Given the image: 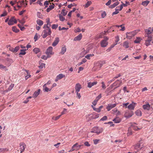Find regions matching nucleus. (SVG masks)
<instances>
[{
	"label": "nucleus",
	"mask_w": 153,
	"mask_h": 153,
	"mask_svg": "<svg viewBox=\"0 0 153 153\" xmlns=\"http://www.w3.org/2000/svg\"><path fill=\"white\" fill-rule=\"evenodd\" d=\"M42 34V36L43 38H46L48 36L51 35V29H44Z\"/></svg>",
	"instance_id": "f257e3e1"
},
{
	"label": "nucleus",
	"mask_w": 153,
	"mask_h": 153,
	"mask_svg": "<svg viewBox=\"0 0 153 153\" xmlns=\"http://www.w3.org/2000/svg\"><path fill=\"white\" fill-rule=\"evenodd\" d=\"M103 131L102 128H99L98 127H95L92 129L91 132L96 133L97 134L101 133Z\"/></svg>",
	"instance_id": "f03ea898"
},
{
	"label": "nucleus",
	"mask_w": 153,
	"mask_h": 153,
	"mask_svg": "<svg viewBox=\"0 0 153 153\" xmlns=\"http://www.w3.org/2000/svg\"><path fill=\"white\" fill-rule=\"evenodd\" d=\"M137 32L136 30H134L131 32L127 33H126V37L129 39H131L136 34Z\"/></svg>",
	"instance_id": "7ed1b4c3"
},
{
	"label": "nucleus",
	"mask_w": 153,
	"mask_h": 153,
	"mask_svg": "<svg viewBox=\"0 0 153 153\" xmlns=\"http://www.w3.org/2000/svg\"><path fill=\"white\" fill-rule=\"evenodd\" d=\"M145 37H147V39L145 40V44L146 46H148L151 44L150 43L152 41V36H146V35H145Z\"/></svg>",
	"instance_id": "20e7f679"
},
{
	"label": "nucleus",
	"mask_w": 153,
	"mask_h": 153,
	"mask_svg": "<svg viewBox=\"0 0 153 153\" xmlns=\"http://www.w3.org/2000/svg\"><path fill=\"white\" fill-rule=\"evenodd\" d=\"M108 39V38L107 36H105L104 39L101 41L100 42V45L102 47H106L108 44L107 41Z\"/></svg>",
	"instance_id": "39448f33"
},
{
	"label": "nucleus",
	"mask_w": 153,
	"mask_h": 153,
	"mask_svg": "<svg viewBox=\"0 0 153 153\" xmlns=\"http://www.w3.org/2000/svg\"><path fill=\"white\" fill-rule=\"evenodd\" d=\"M45 53L48 56V57H51V55L54 54V53L53 52L52 47L51 46L49 47L47 49Z\"/></svg>",
	"instance_id": "423d86ee"
},
{
	"label": "nucleus",
	"mask_w": 153,
	"mask_h": 153,
	"mask_svg": "<svg viewBox=\"0 0 153 153\" xmlns=\"http://www.w3.org/2000/svg\"><path fill=\"white\" fill-rule=\"evenodd\" d=\"M81 146V145H78V144L76 143L72 146L71 149L69 151V152H71L74 150H78L80 148Z\"/></svg>",
	"instance_id": "0eeeda50"
},
{
	"label": "nucleus",
	"mask_w": 153,
	"mask_h": 153,
	"mask_svg": "<svg viewBox=\"0 0 153 153\" xmlns=\"http://www.w3.org/2000/svg\"><path fill=\"white\" fill-rule=\"evenodd\" d=\"M19 149L20 150V153H22L25 151L26 147V145L24 142H21L19 144Z\"/></svg>",
	"instance_id": "6e6552de"
},
{
	"label": "nucleus",
	"mask_w": 153,
	"mask_h": 153,
	"mask_svg": "<svg viewBox=\"0 0 153 153\" xmlns=\"http://www.w3.org/2000/svg\"><path fill=\"white\" fill-rule=\"evenodd\" d=\"M17 21L14 17H12L9 20L8 24L9 25H13L14 23H16Z\"/></svg>",
	"instance_id": "1a4fd4ad"
},
{
	"label": "nucleus",
	"mask_w": 153,
	"mask_h": 153,
	"mask_svg": "<svg viewBox=\"0 0 153 153\" xmlns=\"http://www.w3.org/2000/svg\"><path fill=\"white\" fill-rule=\"evenodd\" d=\"M102 97V94H100L98 96H97L94 100L92 102L93 105L95 106L97 104L98 101Z\"/></svg>",
	"instance_id": "9d476101"
},
{
	"label": "nucleus",
	"mask_w": 153,
	"mask_h": 153,
	"mask_svg": "<svg viewBox=\"0 0 153 153\" xmlns=\"http://www.w3.org/2000/svg\"><path fill=\"white\" fill-rule=\"evenodd\" d=\"M122 82L120 80H117L112 85L113 86H116L115 88L119 87L121 85Z\"/></svg>",
	"instance_id": "9b49d317"
},
{
	"label": "nucleus",
	"mask_w": 153,
	"mask_h": 153,
	"mask_svg": "<svg viewBox=\"0 0 153 153\" xmlns=\"http://www.w3.org/2000/svg\"><path fill=\"white\" fill-rule=\"evenodd\" d=\"M117 105V104L115 103L114 104H108L106 107V109L107 111H110L111 109L115 107Z\"/></svg>",
	"instance_id": "f8f14e48"
},
{
	"label": "nucleus",
	"mask_w": 153,
	"mask_h": 153,
	"mask_svg": "<svg viewBox=\"0 0 153 153\" xmlns=\"http://www.w3.org/2000/svg\"><path fill=\"white\" fill-rule=\"evenodd\" d=\"M133 114L132 111H128L125 112L124 116L126 117L129 118L131 117Z\"/></svg>",
	"instance_id": "ddd939ff"
},
{
	"label": "nucleus",
	"mask_w": 153,
	"mask_h": 153,
	"mask_svg": "<svg viewBox=\"0 0 153 153\" xmlns=\"http://www.w3.org/2000/svg\"><path fill=\"white\" fill-rule=\"evenodd\" d=\"M81 88V85L79 83L76 84L75 87V92H79Z\"/></svg>",
	"instance_id": "4468645a"
},
{
	"label": "nucleus",
	"mask_w": 153,
	"mask_h": 153,
	"mask_svg": "<svg viewBox=\"0 0 153 153\" xmlns=\"http://www.w3.org/2000/svg\"><path fill=\"white\" fill-rule=\"evenodd\" d=\"M65 77V75L62 74H60L56 76L55 81L56 82H57L59 80Z\"/></svg>",
	"instance_id": "2eb2a0df"
},
{
	"label": "nucleus",
	"mask_w": 153,
	"mask_h": 153,
	"mask_svg": "<svg viewBox=\"0 0 153 153\" xmlns=\"http://www.w3.org/2000/svg\"><path fill=\"white\" fill-rule=\"evenodd\" d=\"M43 91L45 92H48L51 91L52 89V88H48L46 86V84H44L43 86Z\"/></svg>",
	"instance_id": "dca6fc26"
},
{
	"label": "nucleus",
	"mask_w": 153,
	"mask_h": 153,
	"mask_svg": "<svg viewBox=\"0 0 153 153\" xmlns=\"http://www.w3.org/2000/svg\"><path fill=\"white\" fill-rule=\"evenodd\" d=\"M40 91V89H39L38 90L35 91L33 94V97L34 98H36L39 94Z\"/></svg>",
	"instance_id": "f3484780"
},
{
	"label": "nucleus",
	"mask_w": 153,
	"mask_h": 153,
	"mask_svg": "<svg viewBox=\"0 0 153 153\" xmlns=\"http://www.w3.org/2000/svg\"><path fill=\"white\" fill-rule=\"evenodd\" d=\"M136 104V103L133 102L128 106V108L130 110H134Z\"/></svg>",
	"instance_id": "a211bd4d"
},
{
	"label": "nucleus",
	"mask_w": 153,
	"mask_h": 153,
	"mask_svg": "<svg viewBox=\"0 0 153 153\" xmlns=\"http://www.w3.org/2000/svg\"><path fill=\"white\" fill-rule=\"evenodd\" d=\"M143 108L145 110H149L150 108V105L148 103L143 105Z\"/></svg>",
	"instance_id": "6ab92c4d"
},
{
	"label": "nucleus",
	"mask_w": 153,
	"mask_h": 153,
	"mask_svg": "<svg viewBox=\"0 0 153 153\" xmlns=\"http://www.w3.org/2000/svg\"><path fill=\"white\" fill-rule=\"evenodd\" d=\"M82 37V34L80 33L76 37H75L74 39V41H79L80 40Z\"/></svg>",
	"instance_id": "aec40b11"
},
{
	"label": "nucleus",
	"mask_w": 153,
	"mask_h": 153,
	"mask_svg": "<svg viewBox=\"0 0 153 153\" xmlns=\"http://www.w3.org/2000/svg\"><path fill=\"white\" fill-rule=\"evenodd\" d=\"M66 48L65 46L62 47L61 48V51L60 52V54L63 55L66 52Z\"/></svg>",
	"instance_id": "412c9836"
},
{
	"label": "nucleus",
	"mask_w": 153,
	"mask_h": 153,
	"mask_svg": "<svg viewBox=\"0 0 153 153\" xmlns=\"http://www.w3.org/2000/svg\"><path fill=\"white\" fill-rule=\"evenodd\" d=\"M97 83V82H89L88 83L87 86L89 88H91L92 86L96 85Z\"/></svg>",
	"instance_id": "4be33fe9"
},
{
	"label": "nucleus",
	"mask_w": 153,
	"mask_h": 153,
	"mask_svg": "<svg viewBox=\"0 0 153 153\" xmlns=\"http://www.w3.org/2000/svg\"><path fill=\"white\" fill-rule=\"evenodd\" d=\"M151 27H149L148 29L145 30V35H146V36L151 35L150 34L152 33L151 30Z\"/></svg>",
	"instance_id": "5701e85b"
},
{
	"label": "nucleus",
	"mask_w": 153,
	"mask_h": 153,
	"mask_svg": "<svg viewBox=\"0 0 153 153\" xmlns=\"http://www.w3.org/2000/svg\"><path fill=\"white\" fill-rule=\"evenodd\" d=\"M59 41V39L58 38H55L53 42V43L52 45L53 46H55L58 43Z\"/></svg>",
	"instance_id": "b1692460"
},
{
	"label": "nucleus",
	"mask_w": 153,
	"mask_h": 153,
	"mask_svg": "<svg viewBox=\"0 0 153 153\" xmlns=\"http://www.w3.org/2000/svg\"><path fill=\"white\" fill-rule=\"evenodd\" d=\"M103 64L102 62L101 61H99L97 62L96 64V65L97 66V69H99L102 66Z\"/></svg>",
	"instance_id": "393cba45"
},
{
	"label": "nucleus",
	"mask_w": 153,
	"mask_h": 153,
	"mask_svg": "<svg viewBox=\"0 0 153 153\" xmlns=\"http://www.w3.org/2000/svg\"><path fill=\"white\" fill-rule=\"evenodd\" d=\"M141 148V147H140V144H137L134 147V149L136 150V151H135V152H137L140 151Z\"/></svg>",
	"instance_id": "a878e982"
},
{
	"label": "nucleus",
	"mask_w": 153,
	"mask_h": 153,
	"mask_svg": "<svg viewBox=\"0 0 153 153\" xmlns=\"http://www.w3.org/2000/svg\"><path fill=\"white\" fill-rule=\"evenodd\" d=\"M55 5L53 4H52L49 6V7L47 8V11L48 12H50V10L53 9Z\"/></svg>",
	"instance_id": "bb28decb"
},
{
	"label": "nucleus",
	"mask_w": 153,
	"mask_h": 153,
	"mask_svg": "<svg viewBox=\"0 0 153 153\" xmlns=\"http://www.w3.org/2000/svg\"><path fill=\"white\" fill-rule=\"evenodd\" d=\"M119 4V2L118 1L114 3L113 4H111L109 7V8H113L115 7L116 6H117Z\"/></svg>",
	"instance_id": "cd10ccee"
},
{
	"label": "nucleus",
	"mask_w": 153,
	"mask_h": 153,
	"mask_svg": "<svg viewBox=\"0 0 153 153\" xmlns=\"http://www.w3.org/2000/svg\"><path fill=\"white\" fill-rule=\"evenodd\" d=\"M113 120L115 123H118L121 121V120L119 117H116Z\"/></svg>",
	"instance_id": "c85d7f7f"
},
{
	"label": "nucleus",
	"mask_w": 153,
	"mask_h": 153,
	"mask_svg": "<svg viewBox=\"0 0 153 153\" xmlns=\"http://www.w3.org/2000/svg\"><path fill=\"white\" fill-rule=\"evenodd\" d=\"M24 71L27 73V75L25 76V79L26 80H27L28 78L31 77V75L30 74L28 71L26 70H24Z\"/></svg>",
	"instance_id": "c756f323"
},
{
	"label": "nucleus",
	"mask_w": 153,
	"mask_h": 153,
	"mask_svg": "<svg viewBox=\"0 0 153 153\" xmlns=\"http://www.w3.org/2000/svg\"><path fill=\"white\" fill-rule=\"evenodd\" d=\"M121 76V74H117V75L115 76L112 79V80H111L110 81H109V82H112L114 81L115 79H116L118 78L119 77Z\"/></svg>",
	"instance_id": "7c9ffc66"
},
{
	"label": "nucleus",
	"mask_w": 153,
	"mask_h": 153,
	"mask_svg": "<svg viewBox=\"0 0 153 153\" xmlns=\"http://www.w3.org/2000/svg\"><path fill=\"white\" fill-rule=\"evenodd\" d=\"M121 3H123L122 5H120V6L117 7V8H119V11H120L122 9L123 6L126 7L127 6V5L126 4L123 3L122 1L121 2Z\"/></svg>",
	"instance_id": "2f4dec72"
},
{
	"label": "nucleus",
	"mask_w": 153,
	"mask_h": 153,
	"mask_svg": "<svg viewBox=\"0 0 153 153\" xmlns=\"http://www.w3.org/2000/svg\"><path fill=\"white\" fill-rule=\"evenodd\" d=\"M135 114L138 116H140L142 115L141 111L140 110H138L135 112Z\"/></svg>",
	"instance_id": "473e14b6"
},
{
	"label": "nucleus",
	"mask_w": 153,
	"mask_h": 153,
	"mask_svg": "<svg viewBox=\"0 0 153 153\" xmlns=\"http://www.w3.org/2000/svg\"><path fill=\"white\" fill-rule=\"evenodd\" d=\"M26 51V49H23L20 50V52L19 53V55H24L26 53L25 52Z\"/></svg>",
	"instance_id": "72a5a7b5"
},
{
	"label": "nucleus",
	"mask_w": 153,
	"mask_h": 153,
	"mask_svg": "<svg viewBox=\"0 0 153 153\" xmlns=\"http://www.w3.org/2000/svg\"><path fill=\"white\" fill-rule=\"evenodd\" d=\"M0 69H3L5 71L8 70V69L6 66H4L2 64H0Z\"/></svg>",
	"instance_id": "f704fd0d"
},
{
	"label": "nucleus",
	"mask_w": 153,
	"mask_h": 153,
	"mask_svg": "<svg viewBox=\"0 0 153 153\" xmlns=\"http://www.w3.org/2000/svg\"><path fill=\"white\" fill-rule=\"evenodd\" d=\"M129 43L128 41H126L124 42L123 44V46L125 48H127L129 47Z\"/></svg>",
	"instance_id": "c9c22d12"
},
{
	"label": "nucleus",
	"mask_w": 153,
	"mask_h": 153,
	"mask_svg": "<svg viewBox=\"0 0 153 153\" xmlns=\"http://www.w3.org/2000/svg\"><path fill=\"white\" fill-rule=\"evenodd\" d=\"M149 1L148 0H146L143 1L142 4L144 6H146L149 4Z\"/></svg>",
	"instance_id": "e433bc0d"
},
{
	"label": "nucleus",
	"mask_w": 153,
	"mask_h": 153,
	"mask_svg": "<svg viewBox=\"0 0 153 153\" xmlns=\"http://www.w3.org/2000/svg\"><path fill=\"white\" fill-rule=\"evenodd\" d=\"M142 39L140 37H137L136 40L134 41V42L136 43H138L140 42L141 40Z\"/></svg>",
	"instance_id": "4c0bfd02"
},
{
	"label": "nucleus",
	"mask_w": 153,
	"mask_h": 153,
	"mask_svg": "<svg viewBox=\"0 0 153 153\" xmlns=\"http://www.w3.org/2000/svg\"><path fill=\"white\" fill-rule=\"evenodd\" d=\"M51 23H47L46 25H45L43 27V28L45 29L46 27L47 29H50V27L51 26Z\"/></svg>",
	"instance_id": "58836bf2"
},
{
	"label": "nucleus",
	"mask_w": 153,
	"mask_h": 153,
	"mask_svg": "<svg viewBox=\"0 0 153 153\" xmlns=\"http://www.w3.org/2000/svg\"><path fill=\"white\" fill-rule=\"evenodd\" d=\"M36 22L37 24L39 26H42L43 24V22L40 19L37 20Z\"/></svg>",
	"instance_id": "ea45409f"
},
{
	"label": "nucleus",
	"mask_w": 153,
	"mask_h": 153,
	"mask_svg": "<svg viewBox=\"0 0 153 153\" xmlns=\"http://www.w3.org/2000/svg\"><path fill=\"white\" fill-rule=\"evenodd\" d=\"M12 30L13 31L17 33L19 32V29H17L16 27L14 26L13 27H12Z\"/></svg>",
	"instance_id": "a19ab883"
},
{
	"label": "nucleus",
	"mask_w": 153,
	"mask_h": 153,
	"mask_svg": "<svg viewBox=\"0 0 153 153\" xmlns=\"http://www.w3.org/2000/svg\"><path fill=\"white\" fill-rule=\"evenodd\" d=\"M94 56V54H90L87 55L86 56H85V58L87 59H90V57H92Z\"/></svg>",
	"instance_id": "79ce46f5"
},
{
	"label": "nucleus",
	"mask_w": 153,
	"mask_h": 153,
	"mask_svg": "<svg viewBox=\"0 0 153 153\" xmlns=\"http://www.w3.org/2000/svg\"><path fill=\"white\" fill-rule=\"evenodd\" d=\"M87 61V60L85 58L82 59L81 61L80 62H79L78 64L79 65H80L82 64L85 62Z\"/></svg>",
	"instance_id": "37998d69"
},
{
	"label": "nucleus",
	"mask_w": 153,
	"mask_h": 153,
	"mask_svg": "<svg viewBox=\"0 0 153 153\" xmlns=\"http://www.w3.org/2000/svg\"><path fill=\"white\" fill-rule=\"evenodd\" d=\"M91 107L94 110L96 111L97 112H100L101 111L99 108H96L94 107V106L92 105H91Z\"/></svg>",
	"instance_id": "c03bdc74"
},
{
	"label": "nucleus",
	"mask_w": 153,
	"mask_h": 153,
	"mask_svg": "<svg viewBox=\"0 0 153 153\" xmlns=\"http://www.w3.org/2000/svg\"><path fill=\"white\" fill-rule=\"evenodd\" d=\"M127 135L128 136H130L132 134V133L131 129L130 128H128V132L127 133Z\"/></svg>",
	"instance_id": "a18cd8bd"
},
{
	"label": "nucleus",
	"mask_w": 153,
	"mask_h": 153,
	"mask_svg": "<svg viewBox=\"0 0 153 153\" xmlns=\"http://www.w3.org/2000/svg\"><path fill=\"white\" fill-rule=\"evenodd\" d=\"M82 51L81 54H82L83 56L89 52L88 50H85L84 48L82 50Z\"/></svg>",
	"instance_id": "49530a36"
},
{
	"label": "nucleus",
	"mask_w": 153,
	"mask_h": 153,
	"mask_svg": "<svg viewBox=\"0 0 153 153\" xmlns=\"http://www.w3.org/2000/svg\"><path fill=\"white\" fill-rule=\"evenodd\" d=\"M33 51L35 53L37 54L40 51V50L38 48H35L33 49Z\"/></svg>",
	"instance_id": "de8ad7c7"
},
{
	"label": "nucleus",
	"mask_w": 153,
	"mask_h": 153,
	"mask_svg": "<svg viewBox=\"0 0 153 153\" xmlns=\"http://www.w3.org/2000/svg\"><path fill=\"white\" fill-rule=\"evenodd\" d=\"M67 12L66 11L65 9H63L62 10L61 13L64 16H65L67 15Z\"/></svg>",
	"instance_id": "09e8293b"
},
{
	"label": "nucleus",
	"mask_w": 153,
	"mask_h": 153,
	"mask_svg": "<svg viewBox=\"0 0 153 153\" xmlns=\"http://www.w3.org/2000/svg\"><path fill=\"white\" fill-rule=\"evenodd\" d=\"M119 8H117L116 7L115 9L116 11L113 13L112 14V15H115L118 14L119 13V12L118 11L119 10Z\"/></svg>",
	"instance_id": "8fccbe9b"
},
{
	"label": "nucleus",
	"mask_w": 153,
	"mask_h": 153,
	"mask_svg": "<svg viewBox=\"0 0 153 153\" xmlns=\"http://www.w3.org/2000/svg\"><path fill=\"white\" fill-rule=\"evenodd\" d=\"M61 116V115H59L57 117H53L52 118V119L54 120H56L58 119H59Z\"/></svg>",
	"instance_id": "3c124183"
},
{
	"label": "nucleus",
	"mask_w": 153,
	"mask_h": 153,
	"mask_svg": "<svg viewBox=\"0 0 153 153\" xmlns=\"http://www.w3.org/2000/svg\"><path fill=\"white\" fill-rule=\"evenodd\" d=\"M59 19L60 21H63L65 20V18L61 15L60 14L59 15Z\"/></svg>",
	"instance_id": "603ef678"
},
{
	"label": "nucleus",
	"mask_w": 153,
	"mask_h": 153,
	"mask_svg": "<svg viewBox=\"0 0 153 153\" xmlns=\"http://www.w3.org/2000/svg\"><path fill=\"white\" fill-rule=\"evenodd\" d=\"M37 16L40 19H42V14L39 12H38L37 13Z\"/></svg>",
	"instance_id": "864d4df0"
},
{
	"label": "nucleus",
	"mask_w": 153,
	"mask_h": 153,
	"mask_svg": "<svg viewBox=\"0 0 153 153\" xmlns=\"http://www.w3.org/2000/svg\"><path fill=\"white\" fill-rule=\"evenodd\" d=\"M91 4V1H88L85 4V7H87L89 6Z\"/></svg>",
	"instance_id": "5fc2aeb1"
},
{
	"label": "nucleus",
	"mask_w": 153,
	"mask_h": 153,
	"mask_svg": "<svg viewBox=\"0 0 153 153\" xmlns=\"http://www.w3.org/2000/svg\"><path fill=\"white\" fill-rule=\"evenodd\" d=\"M115 42L116 43V44H115V45H116L117 44L118 42L119 41L120 39L119 38V37L118 36H116L115 37Z\"/></svg>",
	"instance_id": "6e6d98bb"
},
{
	"label": "nucleus",
	"mask_w": 153,
	"mask_h": 153,
	"mask_svg": "<svg viewBox=\"0 0 153 153\" xmlns=\"http://www.w3.org/2000/svg\"><path fill=\"white\" fill-rule=\"evenodd\" d=\"M93 141L94 144H97L99 143L100 140L99 139H95Z\"/></svg>",
	"instance_id": "4d7b16f0"
},
{
	"label": "nucleus",
	"mask_w": 153,
	"mask_h": 153,
	"mask_svg": "<svg viewBox=\"0 0 153 153\" xmlns=\"http://www.w3.org/2000/svg\"><path fill=\"white\" fill-rule=\"evenodd\" d=\"M45 63H41L39 66V67L40 69H42L44 67H45Z\"/></svg>",
	"instance_id": "13d9d810"
},
{
	"label": "nucleus",
	"mask_w": 153,
	"mask_h": 153,
	"mask_svg": "<svg viewBox=\"0 0 153 153\" xmlns=\"http://www.w3.org/2000/svg\"><path fill=\"white\" fill-rule=\"evenodd\" d=\"M8 149L6 148H0V152H5L7 151Z\"/></svg>",
	"instance_id": "bf43d9fd"
},
{
	"label": "nucleus",
	"mask_w": 153,
	"mask_h": 153,
	"mask_svg": "<svg viewBox=\"0 0 153 153\" xmlns=\"http://www.w3.org/2000/svg\"><path fill=\"white\" fill-rule=\"evenodd\" d=\"M58 25L57 24H53L52 26V29H56L58 27Z\"/></svg>",
	"instance_id": "052dcab7"
},
{
	"label": "nucleus",
	"mask_w": 153,
	"mask_h": 153,
	"mask_svg": "<svg viewBox=\"0 0 153 153\" xmlns=\"http://www.w3.org/2000/svg\"><path fill=\"white\" fill-rule=\"evenodd\" d=\"M19 46H16L14 48V50H13L14 52L15 53L19 49Z\"/></svg>",
	"instance_id": "680f3d73"
},
{
	"label": "nucleus",
	"mask_w": 153,
	"mask_h": 153,
	"mask_svg": "<svg viewBox=\"0 0 153 153\" xmlns=\"http://www.w3.org/2000/svg\"><path fill=\"white\" fill-rule=\"evenodd\" d=\"M50 57H48V56H46L45 55H43L41 57V58L44 60H46L48 58H50Z\"/></svg>",
	"instance_id": "e2e57ef3"
},
{
	"label": "nucleus",
	"mask_w": 153,
	"mask_h": 153,
	"mask_svg": "<svg viewBox=\"0 0 153 153\" xmlns=\"http://www.w3.org/2000/svg\"><path fill=\"white\" fill-rule=\"evenodd\" d=\"M106 15V14L105 12H103L101 14V16L102 18H104Z\"/></svg>",
	"instance_id": "0e129e2a"
},
{
	"label": "nucleus",
	"mask_w": 153,
	"mask_h": 153,
	"mask_svg": "<svg viewBox=\"0 0 153 153\" xmlns=\"http://www.w3.org/2000/svg\"><path fill=\"white\" fill-rule=\"evenodd\" d=\"M101 83L102 85V88L103 89H105L106 88V87L105 86V84H104V82H102Z\"/></svg>",
	"instance_id": "69168bd1"
},
{
	"label": "nucleus",
	"mask_w": 153,
	"mask_h": 153,
	"mask_svg": "<svg viewBox=\"0 0 153 153\" xmlns=\"http://www.w3.org/2000/svg\"><path fill=\"white\" fill-rule=\"evenodd\" d=\"M107 119V117L106 116H104L103 117L101 118L100 120L104 121L106 120Z\"/></svg>",
	"instance_id": "338daca9"
},
{
	"label": "nucleus",
	"mask_w": 153,
	"mask_h": 153,
	"mask_svg": "<svg viewBox=\"0 0 153 153\" xmlns=\"http://www.w3.org/2000/svg\"><path fill=\"white\" fill-rule=\"evenodd\" d=\"M120 27L121 28V29L120 30L123 31L125 29V28L124 26H123V25H120Z\"/></svg>",
	"instance_id": "774afa93"
}]
</instances>
